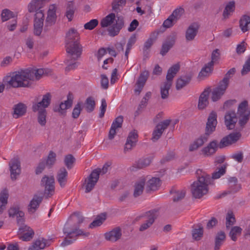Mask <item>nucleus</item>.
Instances as JSON below:
<instances>
[{
  "label": "nucleus",
  "instance_id": "ea45409f",
  "mask_svg": "<svg viewBox=\"0 0 250 250\" xmlns=\"http://www.w3.org/2000/svg\"><path fill=\"white\" fill-rule=\"evenodd\" d=\"M125 4L126 0H113L111 3L112 10L117 13L120 12Z\"/></svg>",
  "mask_w": 250,
  "mask_h": 250
},
{
  "label": "nucleus",
  "instance_id": "423d86ee",
  "mask_svg": "<svg viewBox=\"0 0 250 250\" xmlns=\"http://www.w3.org/2000/svg\"><path fill=\"white\" fill-rule=\"evenodd\" d=\"M109 165L104 164L102 169L97 168L93 170L90 174L85 179L83 186L85 188V192H90L94 188L97 183L100 173L104 174L107 172Z\"/></svg>",
  "mask_w": 250,
  "mask_h": 250
},
{
  "label": "nucleus",
  "instance_id": "aec40b11",
  "mask_svg": "<svg viewBox=\"0 0 250 250\" xmlns=\"http://www.w3.org/2000/svg\"><path fill=\"white\" fill-rule=\"evenodd\" d=\"M238 119L234 111L230 110L228 111L225 116V124L227 128L229 130L233 129Z\"/></svg>",
  "mask_w": 250,
  "mask_h": 250
},
{
  "label": "nucleus",
  "instance_id": "9d476101",
  "mask_svg": "<svg viewBox=\"0 0 250 250\" xmlns=\"http://www.w3.org/2000/svg\"><path fill=\"white\" fill-rule=\"evenodd\" d=\"M55 179L53 176L44 175L41 181V185L44 188V194L46 198L52 196L55 191Z\"/></svg>",
  "mask_w": 250,
  "mask_h": 250
},
{
  "label": "nucleus",
  "instance_id": "0eeeda50",
  "mask_svg": "<svg viewBox=\"0 0 250 250\" xmlns=\"http://www.w3.org/2000/svg\"><path fill=\"white\" fill-rule=\"evenodd\" d=\"M248 103L247 101L241 102L237 110V117L239 119L238 125L241 129L243 128L248 123L250 116V110L248 108Z\"/></svg>",
  "mask_w": 250,
  "mask_h": 250
},
{
  "label": "nucleus",
  "instance_id": "e433bc0d",
  "mask_svg": "<svg viewBox=\"0 0 250 250\" xmlns=\"http://www.w3.org/2000/svg\"><path fill=\"white\" fill-rule=\"evenodd\" d=\"M9 194L6 189L3 190L0 193V214H1L6 208L7 204Z\"/></svg>",
  "mask_w": 250,
  "mask_h": 250
},
{
  "label": "nucleus",
  "instance_id": "13d9d810",
  "mask_svg": "<svg viewBox=\"0 0 250 250\" xmlns=\"http://www.w3.org/2000/svg\"><path fill=\"white\" fill-rule=\"evenodd\" d=\"M75 8L72 2H69L67 5L66 16L69 21H71L74 15Z\"/></svg>",
  "mask_w": 250,
  "mask_h": 250
},
{
  "label": "nucleus",
  "instance_id": "c756f323",
  "mask_svg": "<svg viewBox=\"0 0 250 250\" xmlns=\"http://www.w3.org/2000/svg\"><path fill=\"white\" fill-rule=\"evenodd\" d=\"M199 26L196 23H193L188 28L186 32V39L188 41H192L196 36Z\"/></svg>",
  "mask_w": 250,
  "mask_h": 250
},
{
  "label": "nucleus",
  "instance_id": "a878e982",
  "mask_svg": "<svg viewBox=\"0 0 250 250\" xmlns=\"http://www.w3.org/2000/svg\"><path fill=\"white\" fill-rule=\"evenodd\" d=\"M219 147V144L216 140L210 142L207 146L204 147L201 150L203 154L205 156H209L213 155Z\"/></svg>",
  "mask_w": 250,
  "mask_h": 250
},
{
  "label": "nucleus",
  "instance_id": "bf43d9fd",
  "mask_svg": "<svg viewBox=\"0 0 250 250\" xmlns=\"http://www.w3.org/2000/svg\"><path fill=\"white\" fill-rule=\"evenodd\" d=\"M242 229L240 227L235 226L233 227L229 233V235L230 237L231 240L233 241H236L237 240V234H240L242 231Z\"/></svg>",
  "mask_w": 250,
  "mask_h": 250
},
{
  "label": "nucleus",
  "instance_id": "dca6fc26",
  "mask_svg": "<svg viewBox=\"0 0 250 250\" xmlns=\"http://www.w3.org/2000/svg\"><path fill=\"white\" fill-rule=\"evenodd\" d=\"M138 135L136 130H133L129 132L125 145L124 151L126 153L132 150L136 145L138 141Z\"/></svg>",
  "mask_w": 250,
  "mask_h": 250
},
{
  "label": "nucleus",
  "instance_id": "6e6552de",
  "mask_svg": "<svg viewBox=\"0 0 250 250\" xmlns=\"http://www.w3.org/2000/svg\"><path fill=\"white\" fill-rule=\"evenodd\" d=\"M51 94L49 92L42 96L39 95L36 96L32 107L33 111L36 112L41 108L48 107L51 104Z\"/></svg>",
  "mask_w": 250,
  "mask_h": 250
},
{
  "label": "nucleus",
  "instance_id": "5701e85b",
  "mask_svg": "<svg viewBox=\"0 0 250 250\" xmlns=\"http://www.w3.org/2000/svg\"><path fill=\"white\" fill-rule=\"evenodd\" d=\"M176 41V37L174 35H169L163 43L160 54L164 56L173 47Z\"/></svg>",
  "mask_w": 250,
  "mask_h": 250
},
{
  "label": "nucleus",
  "instance_id": "e2e57ef3",
  "mask_svg": "<svg viewBox=\"0 0 250 250\" xmlns=\"http://www.w3.org/2000/svg\"><path fill=\"white\" fill-rule=\"evenodd\" d=\"M227 165H223L216 171L212 173V179H216L219 178L222 175H223L226 171Z\"/></svg>",
  "mask_w": 250,
  "mask_h": 250
},
{
  "label": "nucleus",
  "instance_id": "79ce46f5",
  "mask_svg": "<svg viewBox=\"0 0 250 250\" xmlns=\"http://www.w3.org/2000/svg\"><path fill=\"white\" fill-rule=\"evenodd\" d=\"M47 240L44 238H42L41 240H37L34 242L32 246L29 248L28 250L43 249L47 246Z\"/></svg>",
  "mask_w": 250,
  "mask_h": 250
},
{
  "label": "nucleus",
  "instance_id": "c9c22d12",
  "mask_svg": "<svg viewBox=\"0 0 250 250\" xmlns=\"http://www.w3.org/2000/svg\"><path fill=\"white\" fill-rule=\"evenodd\" d=\"M170 193L172 195V201L174 202H178L185 198L186 194V191L185 189L176 190L172 189Z\"/></svg>",
  "mask_w": 250,
  "mask_h": 250
},
{
  "label": "nucleus",
  "instance_id": "9b49d317",
  "mask_svg": "<svg viewBox=\"0 0 250 250\" xmlns=\"http://www.w3.org/2000/svg\"><path fill=\"white\" fill-rule=\"evenodd\" d=\"M158 216V210L156 209H152L145 212L142 215V217H145L147 220L140 226L139 230L143 231L150 228L154 223Z\"/></svg>",
  "mask_w": 250,
  "mask_h": 250
},
{
  "label": "nucleus",
  "instance_id": "393cba45",
  "mask_svg": "<svg viewBox=\"0 0 250 250\" xmlns=\"http://www.w3.org/2000/svg\"><path fill=\"white\" fill-rule=\"evenodd\" d=\"M227 86L219 83L218 85L211 90V99L213 102H216L224 94Z\"/></svg>",
  "mask_w": 250,
  "mask_h": 250
},
{
  "label": "nucleus",
  "instance_id": "72a5a7b5",
  "mask_svg": "<svg viewBox=\"0 0 250 250\" xmlns=\"http://www.w3.org/2000/svg\"><path fill=\"white\" fill-rule=\"evenodd\" d=\"M161 181L159 178L153 177L149 180L146 184V191H154L160 187Z\"/></svg>",
  "mask_w": 250,
  "mask_h": 250
},
{
  "label": "nucleus",
  "instance_id": "4d7b16f0",
  "mask_svg": "<svg viewBox=\"0 0 250 250\" xmlns=\"http://www.w3.org/2000/svg\"><path fill=\"white\" fill-rule=\"evenodd\" d=\"M75 160V158L72 154H68L65 156L64 163L68 169H70L73 167Z\"/></svg>",
  "mask_w": 250,
  "mask_h": 250
},
{
  "label": "nucleus",
  "instance_id": "3c124183",
  "mask_svg": "<svg viewBox=\"0 0 250 250\" xmlns=\"http://www.w3.org/2000/svg\"><path fill=\"white\" fill-rule=\"evenodd\" d=\"M213 66L208 65V62L205 65V66L203 67L199 72L198 77L200 78H204L208 76H209V74L211 73L212 71Z\"/></svg>",
  "mask_w": 250,
  "mask_h": 250
},
{
  "label": "nucleus",
  "instance_id": "2eb2a0df",
  "mask_svg": "<svg viewBox=\"0 0 250 250\" xmlns=\"http://www.w3.org/2000/svg\"><path fill=\"white\" fill-rule=\"evenodd\" d=\"M56 6L55 4H51L49 7L47 11V16L45 20V26L44 27V31H48V27L54 25L56 21Z\"/></svg>",
  "mask_w": 250,
  "mask_h": 250
},
{
  "label": "nucleus",
  "instance_id": "0e129e2a",
  "mask_svg": "<svg viewBox=\"0 0 250 250\" xmlns=\"http://www.w3.org/2000/svg\"><path fill=\"white\" fill-rule=\"evenodd\" d=\"M220 58V53L218 49L214 50L211 53V61L208 62V65L213 66L214 63L218 61Z\"/></svg>",
  "mask_w": 250,
  "mask_h": 250
},
{
  "label": "nucleus",
  "instance_id": "bb28decb",
  "mask_svg": "<svg viewBox=\"0 0 250 250\" xmlns=\"http://www.w3.org/2000/svg\"><path fill=\"white\" fill-rule=\"evenodd\" d=\"M122 236L121 229L119 227H116L112 230L104 234L105 238L108 241L116 242L120 239Z\"/></svg>",
  "mask_w": 250,
  "mask_h": 250
},
{
  "label": "nucleus",
  "instance_id": "49530a36",
  "mask_svg": "<svg viewBox=\"0 0 250 250\" xmlns=\"http://www.w3.org/2000/svg\"><path fill=\"white\" fill-rule=\"evenodd\" d=\"M38 111V123L42 125H45L46 123V110L44 108H41Z\"/></svg>",
  "mask_w": 250,
  "mask_h": 250
},
{
  "label": "nucleus",
  "instance_id": "7c9ffc66",
  "mask_svg": "<svg viewBox=\"0 0 250 250\" xmlns=\"http://www.w3.org/2000/svg\"><path fill=\"white\" fill-rule=\"evenodd\" d=\"M26 106L21 103L14 105L13 106V117L17 119L20 117L23 116L26 112Z\"/></svg>",
  "mask_w": 250,
  "mask_h": 250
},
{
  "label": "nucleus",
  "instance_id": "f8f14e48",
  "mask_svg": "<svg viewBox=\"0 0 250 250\" xmlns=\"http://www.w3.org/2000/svg\"><path fill=\"white\" fill-rule=\"evenodd\" d=\"M240 132H233L224 137L219 143V148H223L235 144L241 138Z\"/></svg>",
  "mask_w": 250,
  "mask_h": 250
},
{
  "label": "nucleus",
  "instance_id": "f03ea898",
  "mask_svg": "<svg viewBox=\"0 0 250 250\" xmlns=\"http://www.w3.org/2000/svg\"><path fill=\"white\" fill-rule=\"evenodd\" d=\"M32 76L28 69L13 72L11 75L7 76L3 80L7 88L28 87L31 85L29 81Z\"/></svg>",
  "mask_w": 250,
  "mask_h": 250
},
{
  "label": "nucleus",
  "instance_id": "a18cd8bd",
  "mask_svg": "<svg viewBox=\"0 0 250 250\" xmlns=\"http://www.w3.org/2000/svg\"><path fill=\"white\" fill-rule=\"evenodd\" d=\"M9 217H14L16 215H19V217L24 216V213L20 210V207L18 205L11 207L8 210Z\"/></svg>",
  "mask_w": 250,
  "mask_h": 250
},
{
  "label": "nucleus",
  "instance_id": "69168bd1",
  "mask_svg": "<svg viewBox=\"0 0 250 250\" xmlns=\"http://www.w3.org/2000/svg\"><path fill=\"white\" fill-rule=\"evenodd\" d=\"M229 185L232 187V186H235L234 188H232V191L233 192H237L240 188L241 186L239 184H238L237 179L235 177H230L229 179Z\"/></svg>",
  "mask_w": 250,
  "mask_h": 250
},
{
  "label": "nucleus",
  "instance_id": "b1692460",
  "mask_svg": "<svg viewBox=\"0 0 250 250\" xmlns=\"http://www.w3.org/2000/svg\"><path fill=\"white\" fill-rule=\"evenodd\" d=\"M42 200L43 196L42 194L41 195L35 194L28 206L27 209L29 213L30 214L35 213L39 208Z\"/></svg>",
  "mask_w": 250,
  "mask_h": 250
},
{
  "label": "nucleus",
  "instance_id": "052dcab7",
  "mask_svg": "<svg viewBox=\"0 0 250 250\" xmlns=\"http://www.w3.org/2000/svg\"><path fill=\"white\" fill-rule=\"evenodd\" d=\"M14 16L13 12L7 9H3L1 14V20L3 22L8 21Z\"/></svg>",
  "mask_w": 250,
  "mask_h": 250
},
{
  "label": "nucleus",
  "instance_id": "412c9836",
  "mask_svg": "<svg viewBox=\"0 0 250 250\" xmlns=\"http://www.w3.org/2000/svg\"><path fill=\"white\" fill-rule=\"evenodd\" d=\"M211 92V88L208 87L204 89L201 93L198 100V108L200 110H203L208 105L209 95Z\"/></svg>",
  "mask_w": 250,
  "mask_h": 250
},
{
  "label": "nucleus",
  "instance_id": "4be33fe9",
  "mask_svg": "<svg viewBox=\"0 0 250 250\" xmlns=\"http://www.w3.org/2000/svg\"><path fill=\"white\" fill-rule=\"evenodd\" d=\"M10 170L11 174V178L12 180H15L17 176L19 175L21 173V165L20 162L17 158L12 159L9 163Z\"/></svg>",
  "mask_w": 250,
  "mask_h": 250
},
{
  "label": "nucleus",
  "instance_id": "de8ad7c7",
  "mask_svg": "<svg viewBox=\"0 0 250 250\" xmlns=\"http://www.w3.org/2000/svg\"><path fill=\"white\" fill-rule=\"evenodd\" d=\"M198 229H194L192 230L193 239L196 241L200 240L203 236V228L201 225L198 226Z\"/></svg>",
  "mask_w": 250,
  "mask_h": 250
},
{
  "label": "nucleus",
  "instance_id": "39448f33",
  "mask_svg": "<svg viewBox=\"0 0 250 250\" xmlns=\"http://www.w3.org/2000/svg\"><path fill=\"white\" fill-rule=\"evenodd\" d=\"M180 65L178 63L173 65L167 70L166 76L167 81L163 83L160 86V93L161 98L166 99L169 96V90L170 89L173 78L180 70Z\"/></svg>",
  "mask_w": 250,
  "mask_h": 250
},
{
  "label": "nucleus",
  "instance_id": "6e6d98bb",
  "mask_svg": "<svg viewBox=\"0 0 250 250\" xmlns=\"http://www.w3.org/2000/svg\"><path fill=\"white\" fill-rule=\"evenodd\" d=\"M56 161V154L52 151H50L45 161L46 165L51 168L55 163Z\"/></svg>",
  "mask_w": 250,
  "mask_h": 250
},
{
  "label": "nucleus",
  "instance_id": "4c0bfd02",
  "mask_svg": "<svg viewBox=\"0 0 250 250\" xmlns=\"http://www.w3.org/2000/svg\"><path fill=\"white\" fill-rule=\"evenodd\" d=\"M226 239L225 233L223 231L217 232L215 237L214 250H218Z\"/></svg>",
  "mask_w": 250,
  "mask_h": 250
},
{
  "label": "nucleus",
  "instance_id": "c03bdc74",
  "mask_svg": "<svg viewBox=\"0 0 250 250\" xmlns=\"http://www.w3.org/2000/svg\"><path fill=\"white\" fill-rule=\"evenodd\" d=\"M85 108L88 113L92 112L95 109L96 103L94 98L89 96L86 98L85 103Z\"/></svg>",
  "mask_w": 250,
  "mask_h": 250
},
{
  "label": "nucleus",
  "instance_id": "4468645a",
  "mask_svg": "<svg viewBox=\"0 0 250 250\" xmlns=\"http://www.w3.org/2000/svg\"><path fill=\"white\" fill-rule=\"evenodd\" d=\"M44 14L41 11L37 12L35 14L34 21V34L39 36L42 31L44 21Z\"/></svg>",
  "mask_w": 250,
  "mask_h": 250
},
{
  "label": "nucleus",
  "instance_id": "1a4fd4ad",
  "mask_svg": "<svg viewBox=\"0 0 250 250\" xmlns=\"http://www.w3.org/2000/svg\"><path fill=\"white\" fill-rule=\"evenodd\" d=\"M63 232L64 234H66V237H65L63 241L61 243V246L65 247L73 243V240L71 239H67V237L70 239L73 238V234H75V236L83 235L84 236H88L89 234V232L85 233L82 229H78L77 228L73 229L72 230H69V227H67V224H66L63 228Z\"/></svg>",
  "mask_w": 250,
  "mask_h": 250
},
{
  "label": "nucleus",
  "instance_id": "f257e3e1",
  "mask_svg": "<svg viewBox=\"0 0 250 250\" xmlns=\"http://www.w3.org/2000/svg\"><path fill=\"white\" fill-rule=\"evenodd\" d=\"M80 35L77 30L71 28L66 35V51L70 55L71 61H75L80 57L82 52V46L80 44Z\"/></svg>",
  "mask_w": 250,
  "mask_h": 250
},
{
  "label": "nucleus",
  "instance_id": "603ef678",
  "mask_svg": "<svg viewBox=\"0 0 250 250\" xmlns=\"http://www.w3.org/2000/svg\"><path fill=\"white\" fill-rule=\"evenodd\" d=\"M226 226L227 229L229 228L231 226L234 225L236 222L235 216L233 212L231 210H229L228 212L226 215Z\"/></svg>",
  "mask_w": 250,
  "mask_h": 250
},
{
  "label": "nucleus",
  "instance_id": "338daca9",
  "mask_svg": "<svg viewBox=\"0 0 250 250\" xmlns=\"http://www.w3.org/2000/svg\"><path fill=\"white\" fill-rule=\"evenodd\" d=\"M82 104V103L78 102L75 106L72 114V117L74 119H77L79 117L82 110L81 108Z\"/></svg>",
  "mask_w": 250,
  "mask_h": 250
},
{
  "label": "nucleus",
  "instance_id": "6ab92c4d",
  "mask_svg": "<svg viewBox=\"0 0 250 250\" xmlns=\"http://www.w3.org/2000/svg\"><path fill=\"white\" fill-rule=\"evenodd\" d=\"M73 95L69 93L67 95V100L64 102H61L59 106H56L54 108L55 112H58L61 115H65L66 113L65 110L70 108L73 103Z\"/></svg>",
  "mask_w": 250,
  "mask_h": 250
},
{
  "label": "nucleus",
  "instance_id": "20e7f679",
  "mask_svg": "<svg viewBox=\"0 0 250 250\" xmlns=\"http://www.w3.org/2000/svg\"><path fill=\"white\" fill-rule=\"evenodd\" d=\"M210 175L203 173L199 176L197 181L191 185V192L196 199H200L208 192V186L211 184Z\"/></svg>",
  "mask_w": 250,
  "mask_h": 250
},
{
  "label": "nucleus",
  "instance_id": "a19ab883",
  "mask_svg": "<svg viewBox=\"0 0 250 250\" xmlns=\"http://www.w3.org/2000/svg\"><path fill=\"white\" fill-rule=\"evenodd\" d=\"M115 13H111L107 15L101 21L100 24L102 27H106L112 24L115 20Z\"/></svg>",
  "mask_w": 250,
  "mask_h": 250
},
{
  "label": "nucleus",
  "instance_id": "864d4df0",
  "mask_svg": "<svg viewBox=\"0 0 250 250\" xmlns=\"http://www.w3.org/2000/svg\"><path fill=\"white\" fill-rule=\"evenodd\" d=\"M235 9V3L234 1H230L226 5L223 11V16L225 19L228 18L230 12H233Z\"/></svg>",
  "mask_w": 250,
  "mask_h": 250
},
{
  "label": "nucleus",
  "instance_id": "cd10ccee",
  "mask_svg": "<svg viewBox=\"0 0 250 250\" xmlns=\"http://www.w3.org/2000/svg\"><path fill=\"white\" fill-rule=\"evenodd\" d=\"M45 2L43 0H32L28 5V10L30 13L38 12L41 11L43 12V10L41 9L44 6Z\"/></svg>",
  "mask_w": 250,
  "mask_h": 250
},
{
  "label": "nucleus",
  "instance_id": "c85d7f7f",
  "mask_svg": "<svg viewBox=\"0 0 250 250\" xmlns=\"http://www.w3.org/2000/svg\"><path fill=\"white\" fill-rule=\"evenodd\" d=\"M68 172L64 167H61L57 172L56 178L62 188H64L67 181Z\"/></svg>",
  "mask_w": 250,
  "mask_h": 250
},
{
  "label": "nucleus",
  "instance_id": "5fc2aeb1",
  "mask_svg": "<svg viewBox=\"0 0 250 250\" xmlns=\"http://www.w3.org/2000/svg\"><path fill=\"white\" fill-rule=\"evenodd\" d=\"M235 68H231L227 72L223 80L221 81L219 83L228 87L229 83V80L230 78L232 77V76L235 74Z\"/></svg>",
  "mask_w": 250,
  "mask_h": 250
},
{
  "label": "nucleus",
  "instance_id": "58836bf2",
  "mask_svg": "<svg viewBox=\"0 0 250 250\" xmlns=\"http://www.w3.org/2000/svg\"><path fill=\"white\" fill-rule=\"evenodd\" d=\"M250 23V16L243 15L239 21V26L242 31L245 33L249 30L248 24Z\"/></svg>",
  "mask_w": 250,
  "mask_h": 250
},
{
  "label": "nucleus",
  "instance_id": "680f3d73",
  "mask_svg": "<svg viewBox=\"0 0 250 250\" xmlns=\"http://www.w3.org/2000/svg\"><path fill=\"white\" fill-rule=\"evenodd\" d=\"M227 165H223L216 171L212 173V179H216L219 178L222 175H223L226 171Z\"/></svg>",
  "mask_w": 250,
  "mask_h": 250
},
{
  "label": "nucleus",
  "instance_id": "37998d69",
  "mask_svg": "<svg viewBox=\"0 0 250 250\" xmlns=\"http://www.w3.org/2000/svg\"><path fill=\"white\" fill-rule=\"evenodd\" d=\"M106 214L102 213L98 215L96 218L89 225L90 228H93L101 226L105 220Z\"/></svg>",
  "mask_w": 250,
  "mask_h": 250
},
{
  "label": "nucleus",
  "instance_id": "473e14b6",
  "mask_svg": "<svg viewBox=\"0 0 250 250\" xmlns=\"http://www.w3.org/2000/svg\"><path fill=\"white\" fill-rule=\"evenodd\" d=\"M151 160L149 158L139 159L130 169L132 171L145 168L150 165Z\"/></svg>",
  "mask_w": 250,
  "mask_h": 250
},
{
  "label": "nucleus",
  "instance_id": "f704fd0d",
  "mask_svg": "<svg viewBox=\"0 0 250 250\" xmlns=\"http://www.w3.org/2000/svg\"><path fill=\"white\" fill-rule=\"evenodd\" d=\"M146 180L144 178L141 179L139 181L137 182L134 186L133 196L136 198L140 196L143 192Z\"/></svg>",
  "mask_w": 250,
  "mask_h": 250
},
{
  "label": "nucleus",
  "instance_id": "09e8293b",
  "mask_svg": "<svg viewBox=\"0 0 250 250\" xmlns=\"http://www.w3.org/2000/svg\"><path fill=\"white\" fill-rule=\"evenodd\" d=\"M28 71L32 76V79H30V81H34L35 79L36 80H39L44 73V70L42 68L37 69H28Z\"/></svg>",
  "mask_w": 250,
  "mask_h": 250
},
{
  "label": "nucleus",
  "instance_id": "774afa93",
  "mask_svg": "<svg viewBox=\"0 0 250 250\" xmlns=\"http://www.w3.org/2000/svg\"><path fill=\"white\" fill-rule=\"evenodd\" d=\"M250 72V57L246 61L241 70V75L244 76Z\"/></svg>",
  "mask_w": 250,
  "mask_h": 250
},
{
  "label": "nucleus",
  "instance_id": "a211bd4d",
  "mask_svg": "<svg viewBox=\"0 0 250 250\" xmlns=\"http://www.w3.org/2000/svg\"><path fill=\"white\" fill-rule=\"evenodd\" d=\"M115 20L116 23L108 28V34L111 37L117 35L124 26V20L122 16H117Z\"/></svg>",
  "mask_w": 250,
  "mask_h": 250
},
{
  "label": "nucleus",
  "instance_id": "7ed1b4c3",
  "mask_svg": "<svg viewBox=\"0 0 250 250\" xmlns=\"http://www.w3.org/2000/svg\"><path fill=\"white\" fill-rule=\"evenodd\" d=\"M217 124V114L212 111L209 115L206 124L205 134L201 135L191 144L189 147V150L193 151L201 146L208 139V136L215 130Z\"/></svg>",
  "mask_w": 250,
  "mask_h": 250
},
{
  "label": "nucleus",
  "instance_id": "2f4dec72",
  "mask_svg": "<svg viewBox=\"0 0 250 250\" xmlns=\"http://www.w3.org/2000/svg\"><path fill=\"white\" fill-rule=\"evenodd\" d=\"M191 78V75L187 74L178 78L176 81V89L179 90L186 86L190 83Z\"/></svg>",
  "mask_w": 250,
  "mask_h": 250
},
{
  "label": "nucleus",
  "instance_id": "8fccbe9b",
  "mask_svg": "<svg viewBox=\"0 0 250 250\" xmlns=\"http://www.w3.org/2000/svg\"><path fill=\"white\" fill-rule=\"evenodd\" d=\"M153 44V40L152 38H148L145 42L143 49V54L145 57L148 58L149 50Z\"/></svg>",
  "mask_w": 250,
  "mask_h": 250
},
{
  "label": "nucleus",
  "instance_id": "f3484780",
  "mask_svg": "<svg viewBox=\"0 0 250 250\" xmlns=\"http://www.w3.org/2000/svg\"><path fill=\"white\" fill-rule=\"evenodd\" d=\"M149 75V73L147 70H145L140 73L135 84L136 88L134 89V92L136 94L139 95L140 94L147 81Z\"/></svg>",
  "mask_w": 250,
  "mask_h": 250
},
{
  "label": "nucleus",
  "instance_id": "ddd939ff",
  "mask_svg": "<svg viewBox=\"0 0 250 250\" xmlns=\"http://www.w3.org/2000/svg\"><path fill=\"white\" fill-rule=\"evenodd\" d=\"M170 123L171 120L167 119L157 125L152 133V141L155 142L161 137L163 132L167 128Z\"/></svg>",
  "mask_w": 250,
  "mask_h": 250
}]
</instances>
